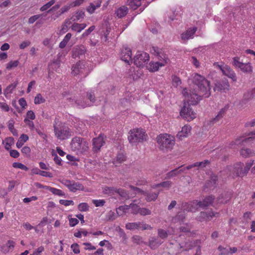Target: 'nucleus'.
<instances>
[{
  "mask_svg": "<svg viewBox=\"0 0 255 255\" xmlns=\"http://www.w3.org/2000/svg\"><path fill=\"white\" fill-rule=\"evenodd\" d=\"M192 86L190 92L192 105H197L203 98H208L211 95L210 82L197 73L193 76Z\"/></svg>",
  "mask_w": 255,
  "mask_h": 255,
  "instance_id": "1",
  "label": "nucleus"
},
{
  "mask_svg": "<svg viewBox=\"0 0 255 255\" xmlns=\"http://www.w3.org/2000/svg\"><path fill=\"white\" fill-rule=\"evenodd\" d=\"M215 199V196L210 195L206 196L203 201L193 200L190 202H185L182 204V208L187 211L195 212L198 208H206L209 206L212 205Z\"/></svg>",
  "mask_w": 255,
  "mask_h": 255,
  "instance_id": "2",
  "label": "nucleus"
},
{
  "mask_svg": "<svg viewBox=\"0 0 255 255\" xmlns=\"http://www.w3.org/2000/svg\"><path fill=\"white\" fill-rule=\"evenodd\" d=\"M156 141L159 148L166 152L171 150L175 144L174 136L168 133L160 134L157 136Z\"/></svg>",
  "mask_w": 255,
  "mask_h": 255,
  "instance_id": "3",
  "label": "nucleus"
},
{
  "mask_svg": "<svg viewBox=\"0 0 255 255\" xmlns=\"http://www.w3.org/2000/svg\"><path fill=\"white\" fill-rule=\"evenodd\" d=\"M147 135L142 129H133L129 131L128 140L130 143L136 144L146 140Z\"/></svg>",
  "mask_w": 255,
  "mask_h": 255,
  "instance_id": "4",
  "label": "nucleus"
},
{
  "mask_svg": "<svg viewBox=\"0 0 255 255\" xmlns=\"http://www.w3.org/2000/svg\"><path fill=\"white\" fill-rule=\"evenodd\" d=\"M53 127L55 135L58 139L65 140L71 136L70 129L64 124L60 123L57 125L55 121Z\"/></svg>",
  "mask_w": 255,
  "mask_h": 255,
  "instance_id": "5",
  "label": "nucleus"
},
{
  "mask_svg": "<svg viewBox=\"0 0 255 255\" xmlns=\"http://www.w3.org/2000/svg\"><path fill=\"white\" fill-rule=\"evenodd\" d=\"M87 97L90 100V102L86 103L80 100H74V99L71 98H68L67 100L69 102H71L72 104H73V102H74L79 108H84L86 107L92 106L96 101L95 94L93 91L87 92Z\"/></svg>",
  "mask_w": 255,
  "mask_h": 255,
  "instance_id": "6",
  "label": "nucleus"
},
{
  "mask_svg": "<svg viewBox=\"0 0 255 255\" xmlns=\"http://www.w3.org/2000/svg\"><path fill=\"white\" fill-rule=\"evenodd\" d=\"M230 85L227 79L223 78L219 80H216L214 81V87L213 90L215 92L226 93L230 90Z\"/></svg>",
  "mask_w": 255,
  "mask_h": 255,
  "instance_id": "7",
  "label": "nucleus"
},
{
  "mask_svg": "<svg viewBox=\"0 0 255 255\" xmlns=\"http://www.w3.org/2000/svg\"><path fill=\"white\" fill-rule=\"evenodd\" d=\"M149 60V54L144 52L138 51L133 58L134 64L137 67H143Z\"/></svg>",
  "mask_w": 255,
  "mask_h": 255,
  "instance_id": "8",
  "label": "nucleus"
},
{
  "mask_svg": "<svg viewBox=\"0 0 255 255\" xmlns=\"http://www.w3.org/2000/svg\"><path fill=\"white\" fill-rule=\"evenodd\" d=\"M239 57H235L233 58L232 64L236 68H240L244 73H251L253 68L250 63H244L239 61Z\"/></svg>",
  "mask_w": 255,
  "mask_h": 255,
  "instance_id": "9",
  "label": "nucleus"
},
{
  "mask_svg": "<svg viewBox=\"0 0 255 255\" xmlns=\"http://www.w3.org/2000/svg\"><path fill=\"white\" fill-rule=\"evenodd\" d=\"M180 114L187 121H191L196 117V113L192 110L189 105H184L181 110Z\"/></svg>",
  "mask_w": 255,
  "mask_h": 255,
  "instance_id": "10",
  "label": "nucleus"
},
{
  "mask_svg": "<svg viewBox=\"0 0 255 255\" xmlns=\"http://www.w3.org/2000/svg\"><path fill=\"white\" fill-rule=\"evenodd\" d=\"M255 97V87L251 90L246 92L243 96L242 99L239 101L238 106L242 107L247 105L250 101Z\"/></svg>",
  "mask_w": 255,
  "mask_h": 255,
  "instance_id": "11",
  "label": "nucleus"
},
{
  "mask_svg": "<svg viewBox=\"0 0 255 255\" xmlns=\"http://www.w3.org/2000/svg\"><path fill=\"white\" fill-rule=\"evenodd\" d=\"M244 164L242 162H238L235 164L233 167L230 169L233 177H243L246 175V173H244Z\"/></svg>",
  "mask_w": 255,
  "mask_h": 255,
  "instance_id": "12",
  "label": "nucleus"
},
{
  "mask_svg": "<svg viewBox=\"0 0 255 255\" xmlns=\"http://www.w3.org/2000/svg\"><path fill=\"white\" fill-rule=\"evenodd\" d=\"M126 228L127 229L130 230L134 229L145 230L152 229L150 225L140 222L127 223L126 225Z\"/></svg>",
  "mask_w": 255,
  "mask_h": 255,
  "instance_id": "13",
  "label": "nucleus"
},
{
  "mask_svg": "<svg viewBox=\"0 0 255 255\" xmlns=\"http://www.w3.org/2000/svg\"><path fill=\"white\" fill-rule=\"evenodd\" d=\"M131 55L132 53L131 49L128 47H125L122 49L120 54V57L122 60L130 65L132 63Z\"/></svg>",
  "mask_w": 255,
  "mask_h": 255,
  "instance_id": "14",
  "label": "nucleus"
},
{
  "mask_svg": "<svg viewBox=\"0 0 255 255\" xmlns=\"http://www.w3.org/2000/svg\"><path fill=\"white\" fill-rule=\"evenodd\" d=\"M105 143L104 137L100 134L98 137L93 139V151L95 152H98L100 151L101 148Z\"/></svg>",
  "mask_w": 255,
  "mask_h": 255,
  "instance_id": "15",
  "label": "nucleus"
},
{
  "mask_svg": "<svg viewBox=\"0 0 255 255\" xmlns=\"http://www.w3.org/2000/svg\"><path fill=\"white\" fill-rule=\"evenodd\" d=\"M232 195L231 191H224L217 198V202L219 204H227L231 199Z\"/></svg>",
  "mask_w": 255,
  "mask_h": 255,
  "instance_id": "16",
  "label": "nucleus"
},
{
  "mask_svg": "<svg viewBox=\"0 0 255 255\" xmlns=\"http://www.w3.org/2000/svg\"><path fill=\"white\" fill-rule=\"evenodd\" d=\"M215 216V214L213 212H201L199 215L196 217V219L197 221L200 222L208 221H210Z\"/></svg>",
  "mask_w": 255,
  "mask_h": 255,
  "instance_id": "17",
  "label": "nucleus"
},
{
  "mask_svg": "<svg viewBox=\"0 0 255 255\" xmlns=\"http://www.w3.org/2000/svg\"><path fill=\"white\" fill-rule=\"evenodd\" d=\"M85 71V66L82 62L79 61L73 66L72 68V74L74 76L83 75Z\"/></svg>",
  "mask_w": 255,
  "mask_h": 255,
  "instance_id": "18",
  "label": "nucleus"
},
{
  "mask_svg": "<svg viewBox=\"0 0 255 255\" xmlns=\"http://www.w3.org/2000/svg\"><path fill=\"white\" fill-rule=\"evenodd\" d=\"M222 72L223 75L231 79L233 82L237 81L236 74L230 66L228 65L224 66V68H223V69H222Z\"/></svg>",
  "mask_w": 255,
  "mask_h": 255,
  "instance_id": "19",
  "label": "nucleus"
},
{
  "mask_svg": "<svg viewBox=\"0 0 255 255\" xmlns=\"http://www.w3.org/2000/svg\"><path fill=\"white\" fill-rule=\"evenodd\" d=\"M162 243L163 241L158 237H151L149 239L147 246H148L151 250H155Z\"/></svg>",
  "mask_w": 255,
  "mask_h": 255,
  "instance_id": "20",
  "label": "nucleus"
},
{
  "mask_svg": "<svg viewBox=\"0 0 255 255\" xmlns=\"http://www.w3.org/2000/svg\"><path fill=\"white\" fill-rule=\"evenodd\" d=\"M86 51V48L83 45L76 46L72 49V57L80 58L81 56L84 55Z\"/></svg>",
  "mask_w": 255,
  "mask_h": 255,
  "instance_id": "21",
  "label": "nucleus"
},
{
  "mask_svg": "<svg viewBox=\"0 0 255 255\" xmlns=\"http://www.w3.org/2000/svg\"><path fill=\"white\" fill-rule=\"evenodd\" d=\"M218 177L215 174H211L210 179L206 181L205 186L211 190L215 189L218 185Z\"/></svg>",
  "mask_w": 255,
  "mask_h": 255,
  "instance_id": "22",
  "label": "nucleus"
},
{
  "mask_svg": "<svg viewBox=\"0 0 255 255\" xmlns=\"http://www.w3.org/2000/svg\"><path fill=\"white\" fill-rule=\"evenodd\" d=\"M249 136H255V131H253L249 132L248 134ZM253 139L252 136H250L247 138H245L244 137H240L239 138H236L235 141H233L232 145H242L244 142H247V141H251Z\"/></svg>",
  "mask_w": 255,
  "mask_h": 255,
  "instance_id": "23",
  "label": "nucleus"
},
{
  "mask_svg": "<svg viewBox=\"0 0 255 255\" xmlns=\"http://www.w3.org/2000/svg\"><path fill=\"white\" fill-rule=\"evenodd\" d=\"M191 127L190 126H184L182 128V130L178 132L176 134V137H177L180 140H182L183 137H186L188 136L189 133L191 131Z\"/></svg>",
  "mask_w": 255,
  "mask_h": 255,
  "instance_id": "24",
  "label": "nucleus"
},
{
  "mask_svg": "<svg viewBox=\"0 0 255 255\" xmlns=\"http://www.w3.org/2000/svg\"><path fill=\"white\" fill-rule=\"evenodd\" d=\"M73 146L78 150H81V146L83 144H86V140L80 137H75L72 140Z\"/></svg>",
  "mask_w": 255,
  "mask_h": 255,
  "instance_id": "25",
  "label": "nucleus"
},
{
  "mask_svg": "<svg viewBox=\"0 0 255 255\" xmlns=\"http://www.w3.org/2000/svg\"><path fill=\"white\" fill-rule=\"evenodd\" d=\"M197 30L196 27H193L192 28H190L188 30H186L185 32L181 34V39L182 40L185 41L191 38L192 36L194 34Z\"/></svg>",
  "mask_w": 255,
  "mask_h": 255,
  "instance_id": "26",
  "label": "nucleus"
},
{
  "mask_svg": "<svg viewBox=\"0 0 255 255\" xmlns=\"http://www.w3.org/2000/svg\"><path fill=\"white\" fill-rule=\"evenodd\" d=\"M150 52L152 54L158 57V59L160 60H164L165 58V56L162 50L158 47H152V48L150 49Z\"/></svg>",
  "mask_w": 255,
  "mask_h": 255,
  "instance_id": "27",
  "label": "nucleus"
},
{
  "mask_svg": "<svg viewBox=\"0 0 255 255\" xmlns=\"http://www.w3.org/2000/svg\"><path fill=\"white\" fill-rule=\"evenodd\" d=\"M15 246V243L13 241L9 240L5 245L1 247V251L3 253H7L10 251H12Z\"/></svg>",
  "mask_w": 255,
  "mask_h": 255,
  "instance_id": "28",
  "label": "nucleus"
},
{
  "mask_svg": "<svg viewBox=\"0 0 255 255\" xmlns=\"http://www.w3.org/2000/svg\"><path fill=\"white\" fill-rule=\"evenodd\" d=\"M184 202L182 203L181 205H180L179 208L181 210L180 212H178L177 214H176V220L180 222V225H181V223H184V220L186 217V213L185 212H188L187 211L184 210L182 208V204Z\"/></svg>",
  "mask_w": 255,
  "mask_h": 255,
  "instance_id": "29",
  "label": "nucleus"
},
{
  "mask_svg": "<svg viewBox=\"0 0 255 255\" xmlns=\"http://www.w3.org/2000/svg\"><path fill=\"white\" fill-rule=\"evenodd\" d=\"M210 163V162L209 161V160L206 159V160H204L203 161L197 162H195L193 164H192L191 165H189L186 166V169H191V168H192L193 167H195L204 168V167H206V166L207 164H209Z\"/></svg>",
  "mask_w": 255,
  "mask_h": 255,
  "instance_id": "30",
  "label": "nucleus"
},
{
  "mask_svg": "<svg viewBox=\"0 0 255 255\" xmlns=\"http://www.w3.org/2000/svg\"><path fill=\"white\" fill-rule=\"evenodd\" d=\"M128 9L126 6H122L119 7L115 13L119 18H122L125 16L128 13Z\"/></svg>",
  "mask_w": 255,
  "mask_h": 255,
  "instance_id": "31",
  "label": "nucleus"
},
{
  "mask_svg": "<svg viewBox=\"0 0 255 255\" xmlns=\"http://www.w3.org/2000/svg\"><path fill=\"white\" fill-rule=\"evenodd\" d=\"M87 26L86 23H78L74 22L71 25V28L72 30L76 31L77 32H80L82 30L85 29Z\"/></svg>",
  "mask_w": 255,
  "mask_h": 255,
  "instance_id": "32",
  "label": "nucleus"
},
{
  "mask_svg": "<svg viewBox=\"0 0 255 255\" xmlns=\"http://www.w3.org/2000/svg\"><path fill=\"white\" fill-rule=\"evenodd\" d=\"M141 0H128L127 4L133 10L136 9L138 7L141 5Z\"/></svg>",
  "mask_w": 255,
  "mask_h": 255,
  "instance_id": "33",
  "label": "nucleus"
},
{
  "mask_svg": "<svg viewBox=\"0 0 255 255\" xmlns=\"http://www.w3.org/2000/svg\"><path fill=\"white\" fill-rule=\"evenodd\" d=\"M227 109L226 108H222L218 113L217 115L213 118L210 122V124H214L218 122L223 117L226 113Z\"/></svg>",
  "mask_w": 255,
  "mask_h": 255,
  "instance_id": "34",
  "label": "nucleus"
},
{
  "mask_svg": "<svg viewBox=\"0 0 255 255\" xmlns=\"http://www.w3.org/2000/svg\"><path fill=\"white\" fill-rule=\"evenodd\" d=\"M240 153L241 155L245 158L253 156L255 154V152L254 150L248 148H243L241 149Z\"/></svg>",
  "mask_w": 255,
  "mask_h": 255,
  "instance_id": "35",
  "label": "nucleus"
},
{
  "mask_svg": "<svg viewBox=\"0 0 255 255\" xmlns=\"http://www.w3.org/2000/svg\"><path fill=\"white\" fill-rule=\"evenodd\" d=\"M159 192L157 193H149L145 192L143 195L146 197L145 199L147 202L155 201L158 197Z\"/></svg>",
  "mask_w": 255,
  "mask_h": 255,
  "instance_id": "36",
  "label": "nucleus"
},
{
  "mask_svg": "<svg viewBox=\"0 0 255 255\" xmlns=\"http://www.w3.org/2000/svg\"><path fill=\"white\" fill-rule=\"evenodd\" d=\"M32 173L35 174H39L44 177H52L53 175L49 172L40 170L38 168L32 169Z\"/></svg>",
  "mask_w": 255,
  "mask_h": 255,
  "instance_id": "37",
  "label": "nucleus"
},
{
  "mask_svg": "<svg viewBox=\"0 0 255 255\" xmlns=\"http://www.w3.org/2000/svg\"><path fill=\"white\" fill-rule=\"evenodd\" d=\"M14 140L12 137H8L5 138L4 140L2 141V143H5V148L7 150H9L11 146L14 144Z\"/></svg>",
  "mask_w": 255,
  "mask_h": 255,
  "instance_id": "38",
  "label": "nucleus"
},
{
  "mask_svg": "<svg viewBox=\"0 0 255 255\" xmlns=\"http://www.w3.org/2000/svg\"><path fill=\"white\" fill-rule=\"evenodd\" d=\"M84 188V187L82 184L79 182H76L72 180L71 191V192H75L77 190H83Z\"/></svg>",
  "mask_w": 255,
  "mask_h": 255,
  "instance_id": "39",
  "label": "nucleus"
},
{
  "mask_svg": "<svg viewBox=\"0 0 255 255\" xmlns=\"http://www.w3.org/2000/svg\"><path fill=\"white\" fill-rule=\"evenodd\" d=\"M164 64L161 63H159L158 62L155 63H151L150 62L149 64V67L148 68V70L151 72H155L158 70L160 66H163Z\"/></svg>",
  "mask_w": 255,
  "mask_h": 255,
  "instance_id": "40",
  "label": "nucleus"
},
{
  "mask_svg": "<svg viewBox=\"0 0 255 255\" xmlns=\"http://www.w3.org/2000/svg\"><path fill=\"white\" fill-rule=\"evenodd\" d=\"M183 223V226L180 227L179 230L181 232L185 233H189L190 232L191 229L192 228V225L188 223L185 224Z\"/></svg>",
  "mask_w": 255,
  "mask_h": 255,
  "instance_id": "41",
  "label": "nucleus"
},
{
  "mask_svg": "<svg viewBox=\"0 0 255 255\" xmlns=\"http://www.w3.org/2000/svg\"><path fill=\"white\" fill-rule=\"evenodd\" d=\"M157 231H158V238H160L161 240V239H162V240L165 239L167 237L168 235L171 234V233H170V232L169 231H166L162 229H158Z\"/></svg>",
  "mask_w": 255,
  "mask_h": 255,
  "instance_id": "42",
  "label": "nucleus"
},
{
  "mask_svg": "<svg viewBox=\"0 0 255 255\" xmlns=\"http://www.w3.org/2000/svg\"><path fill=\"white\" fill-rule=\"evenodd\" d=\"M132 241L133 243L137 244H144L145 245H147V242H144L142 240V238L139 236L135 235L133 236L132 238Z\"/></svg>",
  "mask_w": 255,
  "mask_h": 255,
  "instance_id": "43",
  "label": "nucleus"
},
{
  "mask_svg": "<svg viewBox=\"0 0 255 255\" xmlns=\"http://www.w3.org/2000/svg\"><path fill=\"white\" fill-rule=\"evenodd\" d=\"M115 193H118L120 196L124 197L125 198H129L128 194L125 190L123 189L116 188Z\"/></svg>",
  "mask_w": 255,
  "mask_h": 255,
  "instance_id": "44",
  "label": "nucleus"
},
{
  "mask_svg": "<svg viewBox=\"0 0 255 255\" xmlns=\"http://www.w3.org/2000/svg\"><path fill=\"white\" fill-rule=\"evenodd\" d=\"M17 83H12L8 85L4 90V94L11 93L12 91L15 88Z\"/></svg>",
  "mask_w": 255,
  "mask_h": 255,
  "instance_id": "45",
  "label": "nucleus"
},
{
  "mask_svg": "<svg viewBox=\"0 0 255 255\" xmlns=\"http://www.w3.org/2000/svg\"><path fill=\"white\" fill-rule=\"evenodd\" d=\"M71 5H65L62 7L60 10L57 13V15H56V18H58L59 16L63 14L64 13L67 12L71 7Z\"/></svg>",
  "mask_w": 255,
  "mask_h": 255,
  "instance_id": "46",
  "label": "nucleus"
},
{
  "mask_svg": "<svg viewBox=\"0 0 255 255\" xmlns=\"http://www.w3.org/2000/svg\"><path fill=\"white\" fill-rule=\"evenodd\" d=\"M13 167L15 168H19L25 171H27L28 168L25 165L20 162H14L12 164Z\"/></svg>",
  "mask_w": 255,
  "mask_h": 255,
  "instance_id": "47",
  "label": "nucleus"
},
{
  "mask_svg": "<svg viewBox=\"0 0 255 255\" xmlns=\"http://www.w3.org/2000/svg\"><path fill=\"white\" fill-rule=\"evenodd\" d=\"M45 102V100L42 97L40 94H38L34 99V104H39L41 103H43Z\"/></svg>",
  "mask_w": 255,
  "mask_h": 255,
  "instance_id": "48",
  "label": "nucleus"
},
{
  "mask_svg": "<svg viewBox=\"0 0 255 255\" xmlns=\"http://www.w3.org/2000/svg\"><path fill=\"white\" fill-rule=\"evenodd\" d=\"M89 206L86 203H81L79 204L78 209L81 212H86L89 210Z\"/></svg>",
  "mask_w": 255,
  "mask_h": 255,
  "instance_id": "49",
  "label": "nucleus"
},
{
  "mask_svg": "<svg viewBox=\"0 0 255 255\" xmlns=\"http://www.w3.org/2000/svg\"><path fill=\"white\" fill-rule=\"evenodd\" d=\"M19 64L18 60L10 61L7 64L6 69L9 70L12 68L16 67Z\"/></svg>",
  "mask_w": 255,
  "mask_h": 255,
  "instance_id": "50",
  "label": "nucleus"
},
{
  "mask_svg": "<svg viewBox=\"0 0 255 255\" xmlns=\"http://www.w3.org/2000/svg\"><path fill=\"white\" fill-rule=\"evenodd\" d=\"M129 208L131 209V212L133 214H136L138 213H139L140 208L136 204L131 203L129 205Z\"/></svg>",
  "mask_w": 255,
  "mask_h": 255,
  "instance_id": "51",
  "label": "nucleus"
},
{
  "mask_svg": "<svg viewBox=\"0 0 255 255\" xmlns=\"http://www.w3.org/2000/svg\"><path fill=\"white\" fill-rule=\"evenodd\" d=\"M55 1L54 0H50L45 4L43 5L40 8V11H44L47 10L49 8H50L54 3Z\"/></svg>",
  "mask_w": 255,
  "mask_h": 255,
  "instance_id": "52",
  "label": "nucleus"
},
{
  "mask_svg": "<svg viewBox=\"0 0 255 255\" xmlns=\"http://www.w3.org/2000/svg\"><path fill=\"white\" fill-rule=\"evenodd\" d=\"M85 16V12L84 11L81 10H78V11H77L75 13V17H76V18L73 19V21H75V20H80L81 18H84Z\"/></svg>",
  "mask_w": 255,
  "mask_h": 255,
  "instance_id": "53",
  "label": "nucleus"
},
{
  "mask_svg": "<svg viewBox=\"0 0 255 255\" xmlns=\"http://www.w3.org/2000/svg\"><path fill=\"white\" fill-rule=\"evenodd\" d=\"M50 192L53 194L59 196H63L65 195L64 193L62 190L53 187H52Z\"/></svg>",
  "mask_w": 255,
  "mask_h": 255,
  "instance_id": "54",
  "label": "nucleus"
},
{
  "mask_svg": "<svg viewBox=\"0 0 255 255\" xmlns=\"http://www.w3.org/2000/svg\"><path fill=\"white\" fill-rule=\"evenodd\" d=\"M116 214L114 212L110 211L107 215V221H113L116 218Z\"/></svg>",
  "mask_w": 255,
  "mask_h": 255,
  "instance_id": "55",
  "label": "nucleus"
},
{
  "mask_svg": "<svg viewBox=\"0 0 255 255\" xmlns=\"http://www.w3.org/2000/svg\"><path fill=\"white\" fill-rule=\"evenodd\" d=\"M139 213L142 216L149 215L151 214V212L150 210L145 208H142L139 209Z\"/></svg>",
  "mask_w": 255,
  "mask_h": 255,
  "instance_id": "56",
  "label": "nucleus"
},
{
  "mask_svg": "<svg viewBox=\"0 0 255 255\" xmlns=\"http://www.w3.org/2000/svg\"><path fill=\"white\" fill-rule=\"evenodd\" d=\"M254 160H252L246 163V166L244 167V173H246V174H247L251 167L252 166Z\"/></svg>",
  "mask_w": 255,
  "mask_h": 255,
  "instance_id": "57",
  "label": "nucleus"
},
{
  "mask_svg": "<svg viewBox=\"0 0 255 255\" xmlns=\"http://www.w3.org/2000/svg\"><path fill=\"white\" fill-rule=\"evenodd\" d=\"M126 160V156L122 153H119L118 154L116 157V162H119V163H122Z\"/></svg>",
  "mask_w": 255,
  "mask_h": 255,
  "instance_id": "58",
  "label": "nucleus"
},
{
  "mask_svg": "<svg viewBox=\"0 0 255 255\" xmlns=\"http://www.w3.org/2000/svg\"><path fill=\"white\" fill-rule=\"evenodd\" d=\"M42 14H36L33 15L29 18L28 19V23L29 24H32L36 20H37L38 18H39L41 16Z\"/></svg>",
  "mask_w": 255,
  "mask_h": 255,
  "instance_id": "59",
  "label": "nucleus"
},
{
  "mask_svg": "<svg viewBox=\"0 0 255 255\" xmlns=\"http://www.w3.org/2000/svg\"><path fill=\"white\" fill-rule=\"evenodd\" d=\"M95 28L94 25L90 26L88 29H87L82 35L83 37L88 36Z\"/></svg>",
  "mask_w": 255,
  "mask_h": 255,
  "instance_id": "60",
  "label": "nucleus"
},
{
  "mask_svg": "<svg viewBox=\"0 0 255 255\" xmlns=\"http://www.w3.org/2000/svg\"><path fill=\"white\" fill-rule=\"evenodd\" d=\"M218 250L221 252L219 255H227L229 253L228 250L222 246H219L218 248Z\"/></svg>",
  "mask_w": 255,
  "mask_h": 255,
  "instance_id": "61",
  "label": "nucleus"
},
{
  "mask_svg": "<svg viewBox=\"0 0 255 255\" xmlns=\"http://www.w3.org/2000/svg\"><path fill=\"white\" fill-rule=\"evenodd\" d=\"M93 203L96 207H102L105 203L104 200H94Z\"/></svg>",
  "mask_w": 255,
  "mask_h": 255,
  "instance_id": "62",
  "label": "nucleus"
},
{
  "mask_svg": "<svg viewBox=\"0 0 255 255\" xmlns=\"http://www.w3.org/2000/svg\"><path fill=\"white\" fill-rule=\"evenodd\" d=\"M59 203L61 205H63L65 206H68L70 205H74V202L72 200H67L61 199L59 201Z\"/></svg>",
  "mask_w": 255,
  "mask_h": 255,
  "instance_id": "63",
  "label": "nucleus"
},
{
  "mask_svg": "<svg viewBox=\"0 0 255 255\" xmlns=\"http://www.w3.org/2000/svg\"><path fill=\"white\" fill-rule=\"evenodd\" d=\"M71 248L72 249L73 252L75 254H77L80 253V251L79 245H78V244L74 243V244H72L71 246Z\"/></svg>",
  "mask_w": 255,
  "mask_h": 255,
  "instance_id": "64",
  "label": "nucleus"
}]
</instances>
